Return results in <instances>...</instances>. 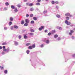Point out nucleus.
Here are the masks:
<instances>
[{
	"label": "nucleus",
	"instance_id": "obj_24",
	"mask_svg": "<svg viewBox=\"0 0 75 75\" xmlns=\"http://www.w3.org/2000/svg\"><path fill=\"white\" fill-rule=\"evenodd\" d=\"M32 48H34L35 47V45H33L32 46Z\"/></svg>",
	"mask_w": 75,
	"mask_h": 75
},
{
	"label": "nucleus",
	"instance_id": "obj_32",
	"mask_svg": "<svg viewBox=\"0 0 75 75\" xmlns=\"http://www.w3.org/2000/svg\"><path fill=\"white\" fill-rule=\"evenodd\" d=\"M11 24H12V22H11V21L9 22V25H11Z\"/></svg>",
	"mask_w": 75,
	"mask_h": 75
},
{
	"label": "nucleus",
	"instance_id": "obj_19",
	"mask_svg": "<svg viewBox=\"0 0 75 75\" xmlns=\"http://www.w3.org/2000/svg\"><path fill=\"white\" fill-rule=\"evenodd\" d=\"M11 8H12V9H14L15 8V6L13 5L11 6Z\"/></svg>",
	"mask_w": 75,
	"mask_h": 75
},
{
	"label": "nucleus",
	"instance_id": "obj_6",
	"mask_svg": "<svg viewBox=\"0 0 75 75\" xmlns=\"http://www.w3.org/2000/svg\"><path fill=\"white\" fill-rule=\"evenodd\" d=\"M25 22L26 23H28L30 22V20L28 19H26Z\"/></svg>",
	"mask_w": 75,
	"mask_h": 75
},
{
	"label": "nucleus",
	"instance_id": "obj_46",
	"mask_svg": "<svg viewBox=\"0 0 75 75\" xmlns=\"http://www.w3.org/2000/svg\"><path fill=\"white\" fill-rule=\"evenodd\" d=\"M2 55H4L5 54V52H3L2 53Z\"/></svg>",
	"mask_w": 75,
	"mask_h": 75
},
{
	"label": "nucleus",
	"instance_id": "obj_23",
	"mask_svg": "<svg viewBox=\"0 0 75 75\" xmlns=\"http://www.w3.org/2000/svg\"><path fill=\"white\" fill-rule=\"evenodd\" d=\"M30 23H31V24H34V21H31L30 22Z\"/></svg>",
	"mask_w": 75,
	"mask_h": 75
},
{
	"label": "nucleus",
	"instance_id": "obj_4",
	"mask_svg": "<svg viewBox=\"0 0 75 75\" xmlns=\"http://www.w3.org/2000/svg\"><path fill=\"white\" fill-rule=\"evenodd\" d=\"M44 26H41L40 28H39V31H41L42 29H44Z\"/></svg>",
	"mask_w": 75,
	"mask_h": 75
},
{
	"label": "nucleus",
	"instance_id": "obj_42",
	"mask_svg": "<svg viewBox=\"0 0 75 75\" xmlns=\"http://www.w3.org/2000/svg\"><path fill=\"white\" fill-rule=\"evenodd\" d=\"M71 38L73 40H74L75 39V37H74V36H73L71 37Z\"/></svg>",
	"mask_w": 75,
	"mask_h": 75
},
{
	"label": "nucleus",
	"instance_id": "obj_39",
	"mask_svg": "<svg viewBox=\"0 0 75 75\" xmlns=\"http://www.w3.org/2000/svg\"><path fill=\"white\" fill-rule=\"evenodd\" d=\"M52 4H55V2L54 1H52Z\"/></svg>",
	"mask_w": 75,
	"mask_h": 75
},
{
	"label": "nucleus",
	"instance_id": "obj_29",
	"mask_svg": "<svg viewBox=\"0 0 75 75\" xmlns=\"http://www.w3.org/2000/svg\"><path fill=\"white\" fill-rule=\"evenodd\" d=\"M30 31L31 32H33V33H34V31H35L34 30V29H30Z\"/></svg>",
	"mask_w": 75,
	"mask_h": 75
},
{
	"label": "nucleus",
	"instance_id": "obj_28",
	"mask_svg": "<svg viewBox=\"0 0 75 75\" xmlns=\"http://www.w3.org/2000/svg\"><path fill=\"white\" fill-rule=\"evenodd\" d=\"M21 24H24V21H21Z\"/></svg>",
	"mask_w": 75,
	"mask_h": 75
},
{
	"label": "nucleus",
	"instance_id": "obj_40",
	"mask_svg": "<svg viewBox=\"0 0 75 75\" xmlns=\"http://www.w3.org/2000/svg\"><path fill=\"white\" fill-rule=\"evenodd\" d=\"M55 3L57 4H59V2L58 1H55Z\"/></svg>",
	"mask_w": 75,
	"mask_h": 75
},
{
	"label": "nucleus",
	"instance_id": "obj_36",
	"mask_svg": "<svg viewBox=\"0 0 75 75\" xmlns=\"http://www.w3.org/2000/svg\"><path fill=\"white\" fill-rule=\"evenodd\" d=\"M51 34H52L50 32V33H48L47 35H49V36H50V35H51Z\"/></svg>",
	"mask_w": 75,
	"mask_h": 75
},
{
	"label": "nucleus",
	"instance_id": "obj_52",
	"mask_svg": "<svg viewBox=\"0 0 75 75\" xmlns=\"http://www.w3.org/2000/svg\"><path fill=\"white\" fill-rule=\"evenodd\" d=\"M30 17H33V14H31L30 15Z\"/></svg>",
	"mask_w": 75,
	"mask_h": 75
},
{
	"label": "nucleus",
	"instance_id": "obj_11",
	"mask_svg": "<svg viewBox=\"0 0 75 75\" xmlns=\"http://www.w3.org/2000/svg\"><path fill=\"white\" fill-rule=\"evenodd\" d=\"M58 37V35L56 34V35H54V37L55 38H57V37Z\"/></svg>",
	"mask_w": 75,
	"mask_h": 75
},
{
	"label": "nucleus",
	"instance_id": "obj_53",
	"mask_svg": "<svg viewBox=\"0 0 75 75\" xmlns=\"http://www.w3.org/2000/svg\"><path fill=\"white\" fill-rule=\"evenodd\" d=\"M7 27L4 28V30H7Z\"/></svg>",
	"mask_w": 75,
	"mask_h": 75
},
{
	"label": "nucleus",
	"instance_id": "obj_38",
	"mask_svg": "<svg viewBox=\"0 0 75 75\" xmlns=\"http://www.w3.org/2000/svg\"><path fill=\"white\" fill-rule=\"evenodd\" d=\"M26 46H28V45H30V43H28L26 44Z\"/></svg>",
	"mask_w": 75,
	"mask_h": 75
},
{
	"label": "nucleus",
	"instance_id": "obj_57",
	"mask_svg": "<svg viewBox=\"0 0 75 75\" xmlns=\"http://www.w3.org/2000/svg\"><path fill=\"white\" fill-rule=\"evenodd\" d=\"M61 29H62V28H61V27H59V30H61Z\"/></svg>",
	"mask_w": 75,
	"mask_h": 75
},
{
	"label": "nucleus",
	"instance_id": "obj_1",
	"mask_svg": "<svg viewBox=\"0 0 75 75\" xmlns=\"http://www.w3.org/2000/svg\"><path fill=\"white\" fill-rule=\"evenodd\" d=\"M3 50L4 51H5V52L6 51V52L7 53H8V52L9 51H10V47H8L7 48V49H4Z\"/></svg>",
	"mask_w": 75,
	"mask_h": 75
},
{
	"label": "nucleus",
	"instance_id": "obj_45",
	"mask_svg": "<svg viewBox=\"0 0 75 75\" xmlns=\"http://www.w3.org/2000/svg\"><path fill=\"white\" fill-rule=\"evenodd\" d=\"M18 38L19 39H21V35L19 36Z\"/></svg>",
	"mask_w": 75,
	"mask_h": 75
},
{
	"label": "nucleus",
	"instance_id": "obj_21",
	"mask_svg": "<svg viewBox=\"0 0 75 75\" xmlns=\"http://www.w3.org/2000/svg\"><path fill=\"white\" fill-rule=\"evenodd\" d=\"M33 20H34L36 21L37 20V17H33Z\"/></svg>",
	"mask_w": 75,
	"mask_h": 75
},
{
	"label": "nucleus",
	"instance_id": "obj_62",
	"mask_svg": "<svg viewBox=\"0 0 75 75\" xmlns=\"http://www.w3.org/2000/svg\"><path fill=\"white\" fill-rule=\"evenodd\" d=\"M70 26L71 27H72V26H73V25H70Z\"/></svg>",
	"mask_w": 75,
	"mask_h": 75
},
{
	"label": "nucleus",
	"instance_id": "obj_12",
	"mask_svg": "<svg viewBox=\"0 0 75 75\" xmlns=\"http://www.w3.org/2000/svg\"><path fill=\"white\" fill-rule=\"evenodd\" d=\"M28 48L29 50H32V49H33V47L32 46H30L28 47Z\"/></svg>",
	"mask_w": 75,
	"mask_h": 75
},
{
	"label": "nucleus",
	"instance_id": "obj_15",
	"mask_svg": "<svg viewBox=\"0 0 75 75\" xmlns=\"http://www.w3.org/2000/svg\"><path fill=\"white\" fill-rule=\"evenodd\" d=\"M28 23H25L24 24V26H25V27H27V26H28Z\"/></svg>",
	"mask_w": 75,
	"mask_h": 75
},
{
	"label": "nucleus",
	"instance_id": "obj_30",
	"mask_svg": "<svg viewBox=\"0 0 75 75\" xmlns=\"http://www.w3.org/2000/svg\"><path fill=\"white\" fill-rule=\"evenodd\" d=\"M66 20H69V17H68V16H67L66 17Z\"/></svg>",
	"mask_w": 75,
	"mask_h": 75
},
{
	"label": "nucleus",
	"instance_id": "obj_55",
	"mask_svg": "<svg viewBox=\"0 0 75 75\" xmlns=\"http://www.w3.org/2000/svg\"><path fill=\"white\" fill-rule=\"evenodd\" d=\"M24 2H27V0H24Z\"/></svg>",
	"mask_w": 75,
	"mask_h": 75
},
{
	"label": "nucleus",
	"instance_id": "obj_5",
	"mask_svg": "<svg viewBox=\"0 0 75 75\" xmlns=\"http://www.w3.org/2000/svg\"><path fill=\"white\" fill-rule=\"evenodd\" d=\"M74 33V30H71L70 32H69V35H72V33Z\"/></svg>",
	"mask_w": 75,
	"mask_h": 75
},
{
	"label": "nucleus",
	"instance_id": "obj_17",
	"mask_svg": "<svg viewBox=\"0 0 75 75\" xmlns=\"http://www.w3.org/2000/svg\"><path fill=\"white\" fill-rule=\"evenodd\" d=\"M10 20L11 21H13V17H11L10 18Z\"/></svg>",
	"mask_w": 75,
	"mask_h": 75
},
{
	"label": "nucleus",
	"instance_id": "obj_44",
	"mask_svg": "<svg viewBox=\"0 0 75 75\" xmlns=\"http://www.w3.org/2000/svg\"><path fill=\"white\" fill-rule=\"evenodd\" d=\"M18 7H21V5H20V4H18Z\"/></svg>",
	"mask_w": 75,
	"mask_h": 75
},
{
	"label": "nucleus",
	"instance_id": "obj_27",
	"mask_svg": "<svg viewBox=\"0 0 75 75\" xmlns=\"http://www.w3.org/2000/svg\"><path fill=\"white\" fill-rule=\"evenodd\" d=\"M29 34H30V35H34V33H29Z\"/></svg>",
	"mask_w": 75,
	"mask_h": 75
},
{
	"label": "nucleus",
	"instance_id": "obj_8",
	"mask_svg": "<svg viewBox=\"0 0 75 75\" xmlns=\"http://www.w3.org/2000/svg\"><path fill=\"white\" fill-rule=\"evenodd\" d=\"M13 28L15 29H18V27L16 25H13Z\"/></svg>",
	"mask_w": 75,
	"mask_h": 75
},
{
	"label": "nucleus",
	"instance_id": "obj_22",
	"mask_svg": "<svg viewBox=\"0 0 75 75\" xmlns=\"http://www.w3.org/2000/svg\"><path fill=\"white\" fill-rule=\"evenodd\" d=\"M34 4L33 3H30L29 4V6H30V7L31 6H33Z\"/></svg>",
	"mask_w": 75,
	"mask_h": 75
},
{
	"label": "nucleus",
	"instance_id": "obj_20",
	"mask_svg": "<svg viewBox=\"0 0 75 75\" xmlns=\"http://www.w3.org/2000/svg\"><path fill=\"white\" fill-rule=\"evenodd\" d=\"M26 53L27 54H30V50H27Z\"/></svg>",
	"mask_w": 75,
	"mask_h": 75
},
{
	"label": "nucleus",
	"instance_id": "obj_50",
	"mask_svg": "<svg viewBox=\"0 0 75 75\" xmlns=\"http://www.w3.org/2000/svg\"><path fill=\"white\" fill-rule=\"evenodd\" d=\"M2 48L3 49H6V46H3Z\"/></svg>",
	"mask_w": 75,
	"mask_h": 75
},
{
	"label": "nucleus",
	"instance_id": "obj_10",
	"mask_svg": "<svg viewBox=\"0 0 75 75\" xmlns=\"http://www.w3.org/2000/svg\"><path fill=\"white\" fill-rule=\"evenodd\" d=\"M65 16H70V13H66L65 14Z\"/></svg>",
	"mask_w": 75,
	"mask_h": 75
},
{
	"label": "nucleus",
	"instance_id": "obj_41",
	"mask_svg": "<svg viewBox=\"0 0 75 75\" xmlns=\"http://www.w3.org/2000/svg\"><path fill=\"white\" fill-rule=\"evenodd\" d=\"M7 10V8H4V10L5 11Z\"/></svg>",
	"mask_w": 75,
	"mask_h": 75
},
{
	"label": "nucleus",
	"instance_id": "obj_26",
	"mask_svg": "<svg viewBox=\"0 0 75 75\" xmlns=\"http://www.w3.org/2000/svg\"><path fill=\"white\" fill-rule=\"evenodd\" d=\"M24 38L25 39H27V36L25 35L24 36Z\"/></svg>",
	"mask_w": 75,
	"mask_h": 75
},
{
	"label": "nucleus",
	"instance_id": "obj_2",
	"mask_svg": "<svg viewBox=\"0 0 75 75\" xmlns=\"http://www.w3.org/2000/svg\"><path fill=\"white\" fill-rule=\"evenodd\" d=\"M65 24H67L68 25H70V24H71V22H68V21L67 20H66L65 21Z\"/></svg>",
	"mask_w": 75,
	"mask_h": 75
},
{
	"label": "nucleus",
	"instance_id": "obj_48",
	"mask_svg": "<svg viewBox=\"0 0 75 75\" xmlns=\"http://www.w3.org/2000/svg\"><path fill=\"white\" fill-rule=\"evenodd\" d=\"M13 26H11V30H13Z\"/></svg>",
	"mask_w": 75,
	"mask_h": 75
},
{
	"label": "nucleus",
	"instance_id": "obj_37",
	"mask_svg": "<svg viewBox=\"0 0 75 75\" xmlns=\"http://www.w3.org/2000/svg\"><path fill=\"white\" fill-rule=\"evenodd\" d=\"M37 6H40V4L39 3H38L36 4Z\"/></svg>",
	"mask_w": 75,
	"mask_h": 75
},
{
	"label": "nucleus",
	"instance_id": "obj_58",
	"mask_svg": "<svg viewBox=\"0 0 75 75\" xmlns=\"http://www.w3.org/2000/svg\"><path fill=\"white\" fill-rule=\"evenodd\" d=\"M56 8H58V6H56Z\"/></svg>",
	"mask_w": 75,
	"mask_h": 75
},
{
	"label": "nucleus",
	"instance_id": "obj_35",
	"mask_svg": "<svg viewBox=\"0 0 75 75\" xmlns=\"http://www.w3.org/2000/svg\"><path fill=\"white\" fill-rule=\"evenodd\" d=\"M40 47L41 48H43L44 47V44H42L40 45Z\"/></svg>",
	"mask_w": 75,
	"mask_h": 75
},
{
	"label": "nucleus",
	"instance_id": "obj_51",
	"mask_svg": "<svg viewBox=\"0 0 75 75\" xmlns=\"http://www.w3.org/2000/svg\"><path fill=\"white\" fill-rule=\"evenodd\" d=\"M38 3H40L41 2V0H37Z\"/></svg>",
	"mask_w": 75,
	"mask_h": 75
},
{
	"label": "nucleus",
	"instance_id": "obj_43",
	"mask_svg": "<svg viewBox=\"0 0 75 75\" xmlns=\"http://www.w3.org/2000/svg\"><path fill=\"white\" fill-rule=\"evenodd\" d=\"M72 57H73L74 58H75V54H73L72 55Z\"/></svg>",
	"mask_w": 75,
	"mask_h": 75
},
{
	"label": "nucleus",
	"instance_id": "obj_13",
	"mask_svg": "<svg viewBox=\"0 0 75 75\" xmlns=\"http://www.w3.org/2000/svg\"><path fill=\"white\" fill-rule=\"evenodd\" d=\"M34 10V8H31L30 9V11H33Z\"/></svg>",
	"mask_w": 75,
	"mask_h": 75
},
{
	"label": "nucleus",
	"instance_id": "obj_9",
	"mask_svg": "<svg viewBox=\"0 0 75 75\" xmlns=\"http://www.w3.org/2000/svg\"><path fill=\"white\" fill-rule=\"evenodd\" d=\"M14 42V44H15V45H18V42Z\"/></svg>",
	"mask_w": 75,
	"mask_h": 75
},
{
	"label": "nucleus",
	"instance_id": "obj_33",
	"mask_svg": "<svg viewBox=\"0 0 75 75\" xmlns=\"http://www.w3.org/2000/svg\"><path fill=\"white\" fill-rule=\"evenodd\" d=\"M5 5L7 6H8L9 5V4H8V2H6L5 3Z\"/></svg>",
	"mask_w": 75,
	"mask_h": 75
},
{
	"label": "nucleus",
	"instance_id": "obj_64",
	"mask_svg": "<svg viewBox=\"0 0 75 75\" xmlns=\"http://www.w3.org/2000/svg\"><path fill=\"white\" fill-rule=\"evenodd\" d=\"M66 28H68V27L67 26V27H66Z\"/></svg>",
	"mask_w": 75,
	"mask_h": 75
},
{
	"label": "nucleus",
	"instance_id": "obj_31",
	"mask_svg": "<svg viewBox=\"0 0 75 75\" xmlns=\"http://www.w3.org/2000/svg\"><path fill=\"white\" fill-rule=\"evenodd\" d=\"M7 43H6V42H4V43H3L2 44V45H6V44H7Z\"/></svg>",
	"mask_w": 75,
	"mask_h": 75
},
{
	"label": "nucleus",
	"instance_id": "obj_49",
	"mask_svg": "<svg viewBox=\"0 0 75 75\" xmlns=\"http://www.w3.org/2000/svg\"><path fill=\"white\" fill-rule=\"evenodd\" d=\"M57 40L58 41H59V40H61V38H58Z\"/></svg>",
	"mask_w": 75,
	"mask_h": 75
},
{
	"label": "nucleus",
	"instance_id": "obj_54",
	"mask_svg": "<svg viewBox=\"0 0 75 75\" xmlns=\"http://www.w3.org/2000/svg\"><path fill=\"white\" fill-rule=\"evenodd\" d=\"M47 31H48V30H46L45 31V33H47Z\"/></svg>",
	"mask_w": 75,
	"mask_h": 75
},
{
	"label": "nucleus",
	"instance_id": "obj_61",
	"mask_svg": "<svg viewBox=\"0 0 75 75\" xmlns=\"http://www.w3.org/2000/svg\"><path fill=\"white\" fill-rule=\"evenodd\" d=\"M45 16H48V15H45Z\"/></svg>",
	"mask_w": 75,
	"mask_h": 75
},
{
	"label": "nucleus",
	"instance_id": "obj_34",
	"mask_svg": "<svg viewBox=\"0 0 75 75\" xmlns=\"http://www.w3.org/2000/svg\"><path fill=\"white\" fill-rule=\"evenodd\" d=\"M47 13V10L44 11H43V13H44V14H45Z\"/></svg>",
	"mask_w": 75,
	"mask_h": 75
},
{
	"label": "nucleus",
	"instance_id": "obj_47",
	"mask_svg": "<svg viewBox=\"0 0 75 75\" xmlns=\"http://www.w3.org/2000/svg\"><path fill=\"white\" fill-rule=\"evenodd\" d=\"M26 16L27 17H29V15L28 14H26Z\"/></svg>",
	"mask_w": 75,
	"mask_h": 75
},
{
	"label": "nucleus",
	"instance_id": "obj_60",
	"mask_svg": "<svg viewBox=\"0 0 75 75\" xmlns=\"http://www.w3.org/2000/svg\"><path fill=\"white\" fill-rule=\"evenodd\" d=\"M26 4V5H28V4H29V3H27Z\"/></svg>",
	"mask_w": 75,
	"mask_h": 75
},
{
	"label": "nucleus",
	"instance_id": "obj_16",
	"mask_svg": "<svg viewBox=\"0 0 75 75\" xmlns=\"http://www.w3.org/2000/svg\"><path fill=\"white\" fill-rule=\"evenodd\" d=\"M55 33V30H52V34H54Z\"/></svg>",
	"mask_w": 75,
	"mask_h": 75
},
{
	"label": "nucleus",
	"instance_id": "obj_3",
	"mask_svg": "<svg viewBox=\"0 0 75 75\" xmlns=\"http://www.w3.org/2000/svg\"><path fill=\"white\" fill-rule=\"evenodd\" d=\"M43 41L45 42V43H46V44H49V43H50V41L48 40H43Z\"/></svg>",
	"mask_w": 75,
	"mask_h": 75
},
{
	"label": "nucleus",
	"instance_id": "obj_59",
	"mask_svg": "<svg viewBox=\"0 0 75 75\" xmlns=\"http://www.w3.org/2000/svg\"><path fill=\"white\" fill-rule=\"evenodd\" d=\"M2 49V47L0 46V50H1Z\"/></svg>",
	"mask_w": 75,
	"mask_h": 75
},
{
	"label": "nucleus",
	"instance_id": "obj_18",
	"mask_svg": "<svg viewBox=\"0 0 75 75\" xmlns=\"http://www.w3.org/2000/svg\"><path fill=\"white\" fill-rule=\"evenodd\" d=\"M0 69L1 70H3L4 69V67L2 66H0Z\"/></svg>",
	"mask_w": 75,
	"mask_h": 75
},
{
	"label": "nucleus",
	"instance_id": "obj_63",
	"mask_svg": "<svg viewBox=\"0 0 75 75\" xmlns=\"http://www.w3.org/2000/svg\"><path fill=\"white\" fill-rule=\"evenodd\" d=\"M62 5H64V3L63 2H62Z\"/></svg>",
	"mask_w": 75,
	"mask_h": 75
},
{
	"label": "nucleus",
	"instance_id": "obj_7",
	"mask_svg": "<svg viewBox=\"0 0 75 75\" xmlns=\"http://www.w3.org/2000/svg\"><path fill=\"white\" fill-rule=\"evenodd\" d=\"M14 11L15 12H13L14 13H16L18 11V10L17 8H15L14 9Z\"/></svg>",
	"mask_w": 75,
	"mask_h": 75
},
{
	"label": "nucleus",
	"instance_id": "obj_56",
	"mask_svg": "<svg viewBox=\"0 0 75 75\" xmlns=\"http://www.w3.org/2000/svg\"><path fill=\"white\" fill-rule=\"evenodd\" d=\"M69 16L70 17H72V15H70Z\"/></svg>",
	"mask_w": 75,
	"mask_h": 75
},
{
	"label": "nucleus",
	"instance_id": "obj_14",
	"mask_svg": "<svg viewBox=\"0 0 75 75\" xmlns=\"http://www.w3.org/2000/svg\"><path fill=\"white\" fill-rule=\"evenodd\" d=\"M56 17L57 18H60L61 17V16L57 14L56 15Z\"/></svg>",
	"mask_w": 75,
	"mask_h": 75
},
{
	"label": "nucleus",
	"instance_id": "obj_25",
	"mask_svg": "<svg viewBox=\"0 0 75 75\" xmlns=\"http://www.w3.org/2000/svg\"><path fill=\"white\" fill-rule=\"evenodd\" d=\"M4 73H5V74H7V70H5L4 71Z\"/></svg>",
	"mask_w": 75,
	"mask_h": 75
}]
</instances>
